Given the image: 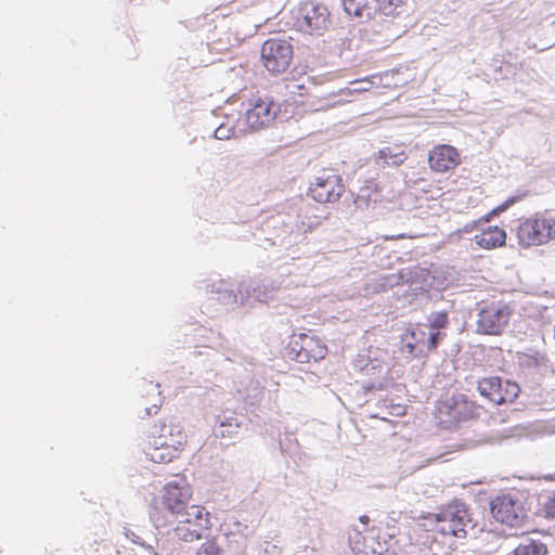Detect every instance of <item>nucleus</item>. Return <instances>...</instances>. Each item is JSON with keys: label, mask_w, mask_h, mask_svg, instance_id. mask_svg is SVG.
<instances>
[{"label": "nucleus", "mask_w": 555, "mask_h": 555, "mask_svg": "<svg viewBox=\"0 0 555 555\" xmlns=\"http://www.w3.org/2000/svg\"><path fill=\"white\" fill-rule=\"evenodd\" d=\"M529 509L525 508L524 495L517 493H504L490 501L492 517L506 526L518 527L529 519Z\"/></svg>", "instance_id": "1"}, {"label": "nucleus", "mask_w": 555, "mask_h": 555, "mask_svg": "<svg viewBox=\"0 0 555 555\" xmlns=\"http://www.w3.org/2000/svg\"><path fill=\"white\" fill-rule=\"evenodd\" d=\"M260 57L268 72L273 75L283 74L294 59L293 43L283 38H269L262 43Z\"/></svg>", "instance_id": "2"}, {"label": "nucleus", "mask_w": 555, "mask_h": 555, "mask_svg": "<svg viewBox=\"0 0 555 555\" xmlns=\"http://www.w3.org/2000/svg\"><path fill=\"white\" fill-rule=\"evenodd\" d=\"M479 395L495 405L508 404L516 401L520 393V386L503 376H489L478 380Z\"/></svg>", "instance_id": "3"}, {"label": "nucleus", "mask_w": 555, "mask_h": 555, "mask_svg": "<svg viewBox=\"0 0 555 555\" xmlns=\"http://www.w3.org/2000/svg\"><path fill=\"white\" fill-rule=\"evenodd\" d=\"M437 521L440 525V532L456 538H465L466 527H475L468 513V506L461 500H454L448 504L438 515Z\"/></svg>", "instance_id": "4"}, {"label": "nucleus", "mask_w": 555, "mask_h": 555, "mask_svg": "<svg viewBox=\"0 0 555 555\" xmlns=\"http://www.w3.org/2000/svg\"><path fill=\"white\" fill-rule=\"evenodd\" d=\"M512 309L501 302H491L478 309L476 333L501 335L509 323Z\"/></svg>", "instance_id": "5"}, {"label": "nucleus", "mask_w": 555, "mask_h": 555, "mask_svg": "<svg viewBox=\"0 0 555 555\" xmlns=\"http://www.w3.org/2000/svg\"><path fill=\"white\" fill-rule=\"evenodd\" d=\"M296 25L304 33L320 35L331 25L330 11L313 0L301 2L296 13Z\"/></svg>", "instance_id": "6"}, {"label": "nucleus", "mask_w": 555, "mask_h": 555, "mask_svg": "<svg viewBox=\"0 0 555 555\" xmlns=\"http://www.w3.org/2000/svg\"><path fill=\"white\" fill-rule=\"evenodd\" d=\"M345 190V184L338 173L332 169H322L310 183L308 195L318 203H335L341 197Z\"/></svg>", "instance_id": "7"}, {"label": "nucleus", "mask_w": 555, "mask_h": 555, "mask_svg": "<svg viewBox=\"0 0 555 555\" xmlns=\"http://www.w3.org/2000/svg\"><path fill=\"white\" fill-rule=\"evenodd\" d=\"M188 495L189 491L175 482H169L165 487L163 505L168 512L180 518V524H191V517L197 521L203 519V513L198 506L193 505L186 508Z\"/></svg>", "instance_id": "8"}, {"label": "nucleus", "mask_w": 555, "mask_h": 555, "mask_svg": "<svg viewBox=\"0 0 555 555\" xmlns=\"http://www.w3.org/2000/svg\"><path fill=\"white\" fill-rule=\"evenodd\" d=\"M281 112V104L271 95H260L249 101L244 117L251 130H259L270 126Z\"/></svg>", "instance_id": "9"}, {"label": "nucleus", "mask_w": 555, "mask_h": 555, "mask_svg": "<svg viewBox=\"0 0 555 555\" xmlns=\"http://www.w3.org/2000/svg\"><path fill=\"white\" fill-rule=\"evenodd\" d=\"M555 235V220L546 218H529L517 227L516 236L522 247L541 245Z\"/></svg>", "instance_id": "10"}, {"label": "nucleus", "mask_w": 555, "mask_h": 555, "mask_svg": "<svg viewBox=\"0 0 555 555\" xmlns=\"http://www.w3.org/2000/svg\"><path fill=\"white\" fill-rule=\"evenodd\" d=\"M480 411L481 406L464 393L453 395L441 402L439 406L440 414L448 416L456 423L478 418L481 414Z\"/></svg>", "instance_id": "11"}, {"label": "nucleus", "mask_w": 555, "mask_h": 555, "mask_svg": "<svg viewBox=\"0 0 555 555\" xmlns=\"http://www.w3.org/2000/svg\"><path fill=\"white\" fill-rule=\"evenodd\" d=\"M382 535L375 529L362 533L356 530L349 535V543L356 555H395L396 551H389L387 542L380 541Z\"/></svg>", "instance_id": "12"}, {"label": "nucleus", "mask_w": 555, "mask_h": 555, "mask_svg": "<svg viewBox=\"0 0 555 555\" xmlns=\"http://www.w3.org/2000/svg\"><path fill=\"white\" fill-rule=\"evenodd\" d=\"M452 308L450 302L446 308L431 311L427 317L428 335L427 350H435L446 337V330L449 326V311Z\"/></svg>", "instance_id": "13"}, {"label": "nucleus", "mask_w": 555, "mask_h": 555, "mask_svg": "<svg viewBox=\"0 0 555 555\" xmlns=\"http://www.w3.org/2000/svg\"><path fill=\"white\" fill-rule=\"evenodd\" d=\"M151 435L153 436V443L155 446H167L179 449L186 442V434L182 430L180 425L173 423L154 425Z\"/></svg>", "instance_id": "14"}, {"label": "nucleus", "mask_w": 555, "mask_h": 555, "mask_svg": "<svg viewBox=\"0 0 555 555\" xmlns=\"http://www.w3.org/2000/svg\"><path fill=\"white\" fill-rule=\"evenodd\" d=\"M428 163L434 171L447 172L459 165L460 156L455 147L441 144L430 151Z\"/></svg>", "instance_id": "15"}, {"label": "nucleus", "mask_w": 555, "mask_h": 555, "mask_svg": "<svg viewBox=\"0 0 555 555\" xmlns=\"http://www.w3.org/2000/svg\"><path fill=\"white\" fill-rule=\"evenodd\" d=\"M379 0H341L345 13L360 21H370L378 16Z\"/></svg>", "instance_id": "16"}, {"label": "nucleus", "mask_w": 555, "mask_h": 555, "mask_svg": "<svg viewBox=\"0 0 555 555\" xmlns=\"http://www.w3.org/2000/svg\"><path fill=\"white\" fill-rule=\"evenodd\" d=\"M240 305L253 306V302H267L273 293V288H269L263 281H251L248 285L241 284Z\"/></svg>", "instance_id": "17"}, {"label": "nucleus", "mask_w": 555, "mask_h": 555, "mask_svg": "<svg viewBox=\"0 0 555 555\" xmlns=\"http://www.w3.org/2000/svg\"><path fill=\"white\" fill-rule=\"evenodd\" d=\"M206 289L211 294V299L220 304L234 308L240 305V292L234 291L227 282L219 281L217 283L207 284Z\"/></svg>", "instance_id": "18"}, {"label": "nucleus", "mask_w": 555, "mask_h": 555, "mask_svg": "<svg viewBox=\"0 0 555 555\" xmlns=\"http://www.w3.org/2000/svg\"><path fill=\"white\" fill-rule=\"evenodd\" d=\"M475 241L485 249L501 247L505 244L506 232L499 227H488L480 234L475 235Z\"/></svg>", "instance_id": "19"}, {"label": "nucleus", "mask_w": 555, "mask_h": 555, "mask_svg": "<svg viewBox=\"0 0 555 555\" xmlns=\"http://www.w3.org/2000/svg\"><path fill=\"white\" fill-rule=\"evenodd\" d=\"M547 546L539 539L526 535L514 548L513 555H546Z\"/></svg>", "instance_id": "20"}, {"label": "nucleus", "mask_w": 555, "mask_h": 555, "mask_svg": "<svg viewBox=\"0 0 555 555\" xmlns=\"http://www.w3.org/2000/svg\"><path fill=\"white\" fill-rule=\"evenodd\" d=\"M218 425L214 428L216 437L234 438L238 434L241 423L235 416H220L218 415Z\"/></svg>", "instance_id": "21"}, {"label": "nucleus", "mask_w": 555, "mask_h": 555, "mask_svg": "<svg viewBox=\"0 0 555 555\" xmlns=\"http://www.w3.org/2000/svg\"><path fill=\"white\" fill-rule=\"evenodd\" d=\"M538 508L533 513L534 516L545 518L547 520L555 519V492L553 494H543L538 498Z\"/></svg>", "instance_id": "22"}, {"label": "nucleus", "mask_w": 555, "mask_h": 555, "mask_svg": "<svg viewBox=\"0 0 555 555\" xmlns=\"http://www.w3.org/2000/svg\"><path fill=\"white\" fill-rule=\"evenodd\" d=\"M284 356L289 360L298 363H308L307 352L305 347L300 344L299 336H293L291 341L284 349Z\"/></svg>", "instance_id": "23"}, {"label": "nucleus", "mask_w": 555, "mask_h": 555, "mask_svg": "<svg viewBox=\"0 0 555 555\" xmlns=\"http://www.w3.org/2000/svg\"><path fill=\"white\" fill-rule=\"evenodd\" d=\"M150 446L153 447L152 448V452L149 453L150 456H151V460L153 462H157V463H169V462H171L175 457H177V452L179 451V449L173 448V447L155 446L153 443V441H150Z\"/></svg>", "instance_id": "24"}, {"label": "nucleus", "mask_w": 555, "mask_h": 555, "mask_svg": "<svg viewBox=\"0 0 555 555\" xmlns=\"http://www.w3.org/2000/svg\"><path fill=\"white\" fill-rule=\"evenodd\" d=\"M380 11L378 16L380 17H396L403 13L404 2L403 0H379Z\"/></svg>", "instance_id": "25"}, {"label": "nucleus", "mask_w": 555, "mask_h": 555, "mask_svg": "<svg viewBox=\"0 0 555 555\" xmlns=\"http://www.w3.org/2000/svg\"><path fill=\"white\" fill-rule=\"evenodd\" d=\"M396 149L392 147H384L378 151V158L384 160V164L387 166H400L405 160V155L403 151L396 152Z\"/></svg>", "instance_id": "26"}, {"label": "nucleus", "mask_w": 555, "mask_h": 555, "mask_svg": "<svg viewBox=\"0 0 555 555\" xmlns=\"http://www.w3.org/2000/svg\"><path fill=\"white\" fill-rule=\"evenodd\" d=\"M524 363H526L529 367H535V369H547L550 360L543 353H540L538 351H534L531 354H525L524 356Z\"/></svg>", "instance_id": "27"}, {"label": "nucleus", "mask_w": 555, "mask_h": 555, "mask_svg": "<svg viewBox=\"0 0 555 555\" xmlns=\"http://www.w3.org/2000/svg\"><path fill=\"white\" fill-rule=\"evenodd\" d=\"M374 79L380 80L378 77L372 76L371 78H364V79H358L352 82H350V92L360 93L370 90L376 82Z\"/></svg>", "instance_id": "28"}, {"label": "nucleus", "mask_w": 555, "mask_h": 555, "mask_svg": "<svg viewBox=\"0 0 555 555\" xmlns=\"http://www.w3.org/2000/svg\"><path fill=\"white\" fill-rule=\"evenodd\" d=\"M526 196H527V192H520V193H518L516 195L509 196L502 204H500L499 206L493 208L490 211V214L491 215H499V214H501L503 211H506L509 207H512L513 205H515L516 203H518L519 201H521Z\"/></svg>", "instance_id": "29"}, {"label": "nucleus", "mask_w": 555, "mask_h": 555, "mask_svg": "<svg viewBox=\"0 0 555 555\" xmlns=\"http://www.w3.org/2000/svg\"><path fill=\"white\" fill-rule=\"evenodd\" d=\"M179 540L184 542H193L202 538V533L197 529H189L184 527H177L175 530Z\"/></svg>", "instance_id": "30"}, {"label": "nucleus", "mask_w": 555, "mask_h": 555, "mask_svg": "<svg viewBox=\"0 0 555 555\" xmlns=\"http://www.w3.org/2000/svg\"><path fill=\"white\" fill-rule=\"evenodd\" d=\"M221 552V547L215 540H208L197 548L195 555H220Z\"/></svg>", "instance_id": "31"}, {"label": "nucleus", "mask_w": 555, "mask_h": 555, "mask_svg": "<svg viewBox=\"0 0 555 555\" xmlns=\"http://www.w3.org/2000/svg\"><path fill=\"white\" fill-rule=\"evenodd\" d=\"M235 132L234 126H229L224 122L220 124L212 133V137L216 140H228L230 139Z\"/></svg>", "instance_id": "32"}, {"label": "nucleus", "mask_w": 555, "mask_h": 555, "mask_svg": "<svg viewBox=\"0 0 555 555\" xmlns=\"http://www.w3.org/2000/svg\"><path fill=\"white\" fill-rule=\"evenodd\" d=\"M126 537L134 544L142 546L150 555H158L152 544L145 543V541L131 530L126 531Z\"/></svg>", "instance_id": "33"}, {"label": "nucleus", "mask_w": 555, "mask_h": 555, "mask_svg": "<svg viewBox=\"0 0 555 555\" xmlns=\"http://www.w3.org/2000/svg\"><path fill=\"white\" fill-rule=\"evenodd\" d=\"M300 344L305 347V351L307 352L308 361L310 362L309 356H311V352L313 351V348L317 346V344L320 341L319 339L309 336L307 334H299Z\"/></svg>", "instance_id": "34"}, {"label": "nucleus", "mask_w": 555, "mask_h": 555, "mask_svg": "<svg viewBox=\"0 0 555 555\" xmlns=\"http://www.w3.org/2000/svg\"><path fill=\"white\" fill-rule=\"evenodd\" d=\"M427 335H428V333H426L425 331H423L421 328H413L410 332V338L414 343H418L420 346L425 349V351H428L427 350Z\"/></svg>", "instance_id": "35"}, {"label": "nucleus", "mask_w": 555, "mask_h": 555, "mask_svg": "<svg viewBox=\"0 0 555 555\" xmlns=\"http://www.w3.org/2000/svg\"><path fill=\"white\" fill-rule=\"evenodd\" d=\"M404 347L409 353L415 357L426 352L425 349L421 347L418 343H414L412 339L406 338Z\"/></svg>", "instance_id": "36"}, {"label": "nucleus", "mask_w": 555, "mask_h": 555, "mask_svg": "<svg viewBox=\"0 0 555 555\" xmlns=\"http://www.w3.org/2000/svg\"><path fill=\"white\" fill-rule=\"evenodd\" d=\"M371 197V185L367 184L364 188H361L360 194H358L357 198L354 199V203L358 205H361L360 203L363 202L365 205H367Z\"/></svg>", "instance_id": "37"}, {"label": "nucleus", "mask_w": 555, "mask_h": 555, "mask_svg": "<svg viewBox=\"0 0 555 555\" xmlns=\"http://www.w3.org/2000/svg\"><path fill=\"white\" fill-rule=\"evenodd\" d=\"M326 354V347L321 345L320 341L317 344V346L313 348V351L311 352V356H309L310 361H319L323 359Z\"/></svg>", "instance_id": "38"}, {"label": "nucleus", "mask_w": 555, "mask_h": 555, "mask_svg": "<svg viewBox=\"0 0 555 555\" xmlns=\"http://www.w3.org/2000/svg\"><path fill=\"white\" fill-rule=\"evenodd\" d=\"M389 530H390L389 532H387L386 534L382 535L380 541H382V542H385V541H386V542H387V544H386V545L389 547V551H395V550L392 548V542H395V543H396V541H395V539H396V534H397V532H396V527H392V528H390Z\"/></svg>", "instance_id": "39"}, {"label": "nucleus", "mask_w": 555, "mask_h": 555, "mask_svg": "<svg viewBox=\"0 0 555 555\" xmlns=\"http://www.w3.org/2000/svg\"><path fill=\"white\" fill-rule=\"evenodd\" d=\"M158 409H159V406L157 404H153L152 406L145 408L144 415L150 416L152 414H156Z\"/></svg>", "instance_id": "40"}, {"label": "nucleus", "mask_w": 555, "mask_h": 555, "mask_svg": "<svg viewBox=\"0 0 555 555\" xmlns=\"http://www.w3.org/2000/svg\"><path fill=\"white\" fill-rule=\"evenodd\" d=\"M371 387H373L375 390H384L386 388L385 383L380 380L372 382Z\"/></svg>", "instance_id": "41"}, {"label": "nucleus", "mask_w": 555, "mask_h": 555, "mask_svg": "<svg viewBox=\"0 0 555 555\" xmlns=\"http://www.w3.org/2000/svg\"><path fill=\"white\" fill-rule=\"evenodd\" d=\"M371 385H372V382L371 383H364L362 385V389H363V392L365 395H369V393H371V392H373L375 390L373 387H371Z\"/></svg>", "instance_id": "42"}, {"label": "nucleus", "mask_w": 555, "mask_h": 555, "mask_svg": "<svg viewBox=\"0 0 555 555\" xmlns=\"http://www.w3.org/2000/svg\"><path fill=\"white\" fill-rule=\"evenodd\" d=\"M375 367H376V366H375L374 364L370 363V364H366V365H365V367H364L363 370H364L366 373H369V372H371V371L373 372V371L375 370Z\"/></svg>", "instance_id": "43"}, {"label": "nucleus", "mask_w": 555, "mask_h": 555, "mask_svg": "<svg viewBox=\"0 0 555 555\" xmlns=\"http://www.w3.org/2000/svg\"><path fill=\"white\" fill-rule=\"evenodd\" d=\"M359 519H360V521H361L362 524H364V525H367V524H369V521H370V518H369V516H366V515L361 516Z\"/></svg>", "instance_id": "44"}, {"label": "nucleus", "mask_w": 555, "mask_h": 555, "mask_svg": "<svg viewBox=\"0 0 555 555\" xmlns=\"http://www.w3.org/2000/svg\"><path fill=\"white\" fill-rule=\"evenodd\" d=\"M490 216H492V215L491 214L487 215L486 220H489Z\"/></svg>", "instance_id": "45"}, {"label": "nucleus", "mask_w": 555, "mask_h": 555, "mask_svg": "<svg viewBox=\"0 0 555 555\" xmlns=\"http://www.w3.org/2000/svg\"><path fill=\"white\" fill-rule=\"evenodd\" d=\"M490 216H492V215L491 214L487 215L486 220H489Z\"/></svg>", "instance_id": "46"}]
</instances>
